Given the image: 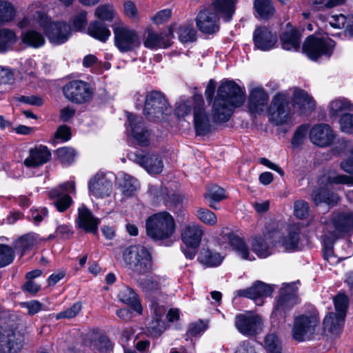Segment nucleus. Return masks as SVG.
<instances>
[{
  "label": "nucleus",
  "mask_w": 353,
  "mask_h": 353,
  "mask_svg": "<svg viewBox=\"0 0 353 353\" xmlns=\"http://www.w3.org/2000/svg\"><path fill=\"white\" fill-rule=\"evenodd\" d=\"M245 94L243 88L233 81H223L219 85L215 97L212 115L214 122H226L236 108L245 102Z\"/></svg>",
  "instance_id": "f257e3e1"
},
{
  "label": "nucleus",
  "mask_w": 353,
  "mask_h": 353,
  "mask_svg": "<svg viewBox=\"0 0 353 353\" xmlns=\"http://www.w3.org/2000/svg\"><path fill=\"white\" fill-rule=\"evenodd\" d=\"M30 14L21 20L19 28L39 26L50 42L56 45L64 43L71 36V28L65 22L53 21L51 18L41 11L33 12V6L30 8Z\"/></svg>",
  "instance_id": "f03ea898"
},
{
  "label": "nucleus",
  "mask_w": 353,
  "mask_h": 353,
  "mask_svg": "<svg viewBox=\"0 0 353 353\" xmlns=\"http://www.w3.org/2000/svg\"><path fill=\"white\" fill-rule=\"evenodd\" d=\"M238 0H212L209 7L201 10L196 17L199 30L206 34H213L219 30V15L230 21L234 13Z\"/></svg>",
  "instance_id": "7ed1b4c3"
},
{
  "label": "nucleus",
  "mask_w": 353,
  "mask_h": 353,
  "mask_svg": "<svg viewBox=\"0 0 353 353\" xmlns=\"http://www.w3.org/2000/svg\"><path fill=\"white\" fill-rule=\"evenodd\" d=\"M58 345L65 353H109L112 350L110 341L104 336L88 334L81 341H75L70 336L59 339Z\"/></svg>",
  "instance_id": "20e7f679"
},
{
  "label": "nucleus",
  "mask_w": 353,
  "mask_h": 353,
  "mask_svg": "<svg viewBox=\"0 0 353 353\" xmlns=\"http://www.w3.org/2000/svg\"><path fill=\"white\" fill-rule=\"evenodd\" d=\"M146 234L154 241L170 239L175 232L174 217L168 212L162 211L150 216L145 222Z\"/></svg>",
  "instance_id": "39448f33"
},
{
  "label": "nucleus",
  "mask_w": 353,
  "mask_h": 353,
  "mask_svg": "<svg viewBox=\"0 0 353 353\" xmlns=\"http://www.w3.org/2000/svg\"><path fill=\"white\" fill-rule=\"evenodd\" d=\"M265 237L272 240V244L276 247H281L287 252H294L298 249L301 240L300 227L296 224L290 225L283 233L281 225H272Z\"/></svg>",
  "instance_id": "423d86ee"
},
{
  "label": "nucleus",
  "mask_w": 353,
  "mask_h": 353,
  "mask_svg": "<svg viewBox=\"0 0 353 353\" xmlns=\"http://www.w3.org/2000/svg\"><path fill=\"white\" fill-rule=\"evenodd\" d=\"M320 319L316 311L299 315L294 318L292 337L297 342L312 340L317 333Z\"/></svg>",
  "instance_id": "0eeeda50"
},
{
  "label": "nucleus",
  "mask_w": 353,
  "mask_h": 353,
  "mask_svg": "<svg viewBox=\"0 0 353 353\" xmlns=\"http://www.w3.org/2000/svg\"><path fill=\"white\" fill-rule=\"evenodd\" d=\"M123 261L134 273L143 275L150 271L152 261L149 251L142 245H132L125 250Z\"/></svg>",
  "instance_id": "6e6552de"
},
{
  "label": "nucleus",
  "mask_w": 353,
  "mask_h": 353,
  "mask_svg": "<svg viewBox=\"0 0 353 353\" xmlns=\"http://www.w3.org/2000/svg\"><path fill=\"white\" fill-rule=\"evenodd\" d=\"M24 336L10 321H0V353H16L23 346Z\"/></svg>",
  "instance_id": "1a4fd4ad"
},
{
  "label": "nucleus",
  "mask_w": 353,
  "mask_h": 353,
  "mask_svg": "<svg viewBox=\"0 0 353 353\" xmlns=\"http://www.w3.org/2000/svg\"><path fill=\"white\" fill-rule=\"evenodd\" d=\"M270 121L279 125L292 121L296 113L290 106V96L285 92H279L274 96L269 107Z\"/></svg>",
  "instance_id": "9d476101"
},
{
  "label": "nucleus",
  "mask_w": 353,
  "mask_h": 353,
  "mask_svg": "<svg viewBox=\"0 0 353 353\" xmlns=\"http://www.w3.org/2000/svg\"><path fill=\"white\" fill-rule=\"evenodd\" d=\"M335 42L327 36H309L303 46V52L313 61L321 57L329 58L333 53Z\"/></svg>",
  "instance_id": "9b49d317"
},
{
  "label": "nucleus",
  "mask_w": 353,
  "mask_h": 353,
  "mask_svg": "<svg viewBox=\"0 0 353 353\" xmlns=\"http://www.w3.org/2000/svg\"><path fill=\"white\" fill-rule=\"evenodd\" d=\"M169 112L168 101L161 92L154 90L146 94L143 113L149 120L163 119Z\"/></svg>",
  "instance_id": "f8f14e48"
},
{
  "label": "nucleus",
  "mask_w": 353,
  "mask_h": 353,
  "mask_svg": "<svg viewBox=\"0 0 353 353\" xmlns=\"http://www.w3.org/2000/svg\"><path fill=\"white\" fill-rule=\"evenodd\" d=\"M114 43L119 51L125 52L132 51L141 45L137 32L123 26L120 21L113 26Z\"/></svg>",
  "instance_id": "ddd939ff"
},
{
  "label": "nucleus",
  "mask_w": 353,
  "mask_h": 353,
  "mask_svg": "<svg viewBox=\"0 0 353 353\" xmlns=\"http://www.w3.org/2000/svg\"><path fill=\"white\" fill-rule=\"evenodd\" d=\"M64 97L70 102L82 104L90 101L93 95V90L89 83L81 80L68 82L63 88Z\"/></svg>",
  "instance_id": "4468645a"
},
{
  "label": "nucleus",
  "mask_w": 353,
  "mask_h": 353,
  "mask_svg": "<svg viewBox=\"0 0 353 353\" xmlns=\"http://www.w3.org/2000/svg\"><path fill=\"white\" fill-rule=\"evenodd\" d=\"M296 292L297 287L295 283L283 284L277 303L272 312V316L278 319L285 317L286 313L299 302Z\"/></svg>",
  "instance_id": "2eb2a0df"
},
{
  "label": "nucleus",
  "mask_w": 353,
  "mask_h": 353,
  "mask_svg": "<svg viewBox=\"0 0 353 353\" xmlns=\"http://www.w3.org/2000/svg\"><path fill=\"white\" fill-rule=\"evenodd\" d=\"M325 224L326 232L331 234L333 239H338L344 233H353V212L334 213Z\"/></svg>",
  "instance_id": "dca6fc26"
},
{
  "label": "nucleus",
  "mask_w": 353,
  "mask_h": 353,
  "mask_svg": "<svg viewBox=\"0 0 353 353\" xmlns=\"http://www.w3.org/2000/svg\"><path fill=\"white\" fill-rule=\"evenodd\" d=\"M285 92L290 96L291 105L297 114H307L314 110L316 102L306 91L295 87Z\"/></svg>",
  "instance_id": "f3484780"
},
{
  "label": "nucleus",
  "mask_w": 353,
  "mask_h": 353,
  "mask_svg": "<svg viewBox=\"0 0 353 353\" xmlns=\"http://www.w3.org/2000/svg\"><path fill=\"white\" fill-rule=\"evenodd\" d=\"M269 94L261 85H252L249 87L248 109L253 114H262L268 109Z\"/></svg>",
  "instance_id": "a211bd4d"
},
{
  "label": "nucleus",
  "mask_w": 353,
  "mask_h": 353,
  "mask_svg": "<svg viewBox=\"0 0 353 353\" xmlns=\"http://www.w3.org/2000/svg\"><path fill=\"white\" fill-rule=\"evenodd\" d=\"M236 327L243 335L254 336L263 327V322L259 315L252 313L241 314L236 316Z\"/></svg>",
  "instance_id": "6ab92c4d"
},
{
  "label": "nucleus",
  "mask_w": 353,
  "mask_h": 353,
  "mask_svg": "<svg viewBox=\"0 0 353 353\" xmlns=\"http://www.w3.org/2000/svg\"><path fill=\"white\" fill-rule=\"evenodd\" d=\"M130 159L138 163L151 175L160 174L164 167L162 156L155 152L131 154Z\"/></svg>",
  "instance_id": "aec40b11"
},
{
  "label": "nucleus",
  "mask_w": 353,
  "mask_h": 353,
  "mask_svg": "<svg viewBox=\"0 0 353 353\" xmlns=\"http://www.w3.org/2000/svg\"><path fill=\"white\" fill-rule=\"evenodd\" d=\"M128 122L125 124L128 134L134 139L140 145L148 143L150 133L145 128L142 117L127 113Z\"/></svg>",
  "instance_id": "412c9836"
},
{
  "label": "nucleus",
  "mask_w": 353,
  "mask_h": 353,
  "mask_svg": "<svg viewBox=\"0 0 353 353\" xmlns=\"http://www.w3.org/2000/svg\"><path fill=\"white\" fill-rule=\"evenodd\" d=\"M59 189H53L49 192V197L59 212H64L72 203L71 197L64 192L74 193L75 184L74 182L65 183L60 185Z\"/></svg>",
  "instance_id": "4be33fe9"
},
{
  "label": "nucleus",
  "mask_w": 353,
  "mask_h": 353,
  "mask_svg": "<svg viewBox=\"0 0 353 353\" xmlns=\"http://www.w3.org/2000/svg\"><path fill=\"white\" fill-rule=\"evenodd\" d=\"M88 189L90 195L95 198L108 196L112 189L111 179L108 174L97 173L90 180Z\"/></svg>",
  "instance_id": "5701e85b"
},
{
  "label": "nucleus",
  "mask_w": 353,
  "mask_h": 353,
  "mask_svg": "<svg viewBox=\"0 0 353 353\" xmlns=\"http://www.w3.org/2000/svg\"><path fill=\"white\" fill-rule=\"evenodd\" d=\"M309 137L310 141L319 147L331 145L335 137L330 126L325 123L314 125L310 130Z\"/></svg>",
  "instance_id": "b1692460"
},
{
  "label": "nucleus",
  "mask_w": 353,
  "mask_h": 353,
  "mask_svg": "<svg viewBox=\"0 0 353 353\" xmlns=\"http://www.w3.org/2000/svg\"><path fill=\"white\" fill-rule=\"evenodd\" d=\"M221 236L223 240L228 242L239 257L243 260H254V257L250 253L248 246L241 237L228 230L226 232L223 231Z\"/></svg>",
  "instance_id": "393cba45"
},
{
  "label": "nucleus",
  "mask_w": 353,
  "mask_h": 353,
  "mask_svg": "<svg viewBox=\"0 0 353 353\" xmlns=\"http://www.w3.org/2000/svg\"><path fill=\"white\" fill-rule=\"evenodd\" d=\"M254 46L262 51H268L275 48L277 43V36L268 28H257L253 34Z\"/></svg>",
  "instance_id": "a878e982"
},
{
  "label": "nucleus",
  "mask_w": 353,
  "mask_h": 353,
  "mask_svg": "<svg viewBox=\"0 0 353 353\" xmlns=\"http://www.w3.org/2000/svg\"><path fill=\"white\" fill-rule=\"evenodd\" d=\"M272 292V288L261 281L255 282L250 288L246 290H241L237 292L240 296H244L253 299L258 305L263 303V298L270 296Z\"/></svg>",
  "instance_id": "bb28decb"
},
{
  "label": "nucleus",
  "mask_w": 353,
  "mask_h": 353,
  "mask_svg": "<svg viewBox=\"0 0 353 353\" xmlns=\"http://www.w3.org/2000/svg\"><path fill=\"white\" fill-rule=\"evenodd\" d=\"M203 234V226L196 223H190L181 231V239L189 248H197Z\"/></svg>",
  "instance_id": "cd10ccee"
},
{
  "label": "nucleus",
  "mask_w": 353,
  "mask_h": 353,
  "mask_svg": "<svg viewBox=\"0 0 353 353\" xmlns=\"http://www.w3.org/2000/svg\"><path fill=\"white\" fill-rule=\"evenodd\" d=\"M345 318L343 313L336 314L334 312L328 313L325 316L323 322V329L330 337L336 338L341 334L345 324Z\"/></svg>",
  "instance_id": "c85d7f7f"
},
{
  "label": "nucleus",
  "mask_w": 353,
  "mask_h": 353,
  "mask_svg": "<svg viewBox=\"0 0 353 353\" xmlns=\"http://www.w3.org/2000/svg\"><path fill=\"white\" fill-rule=\"evenodd\" d=\"M99 223L100 220L94 217L91 211L85 206L82 205L79 208L77 224L79 228L85 232L96 234L98 231Z\"/></svg>",
  "instance_id": "c756f323"
},
{
  "label": "nucleus",
  "mask_w": 353,
  "mask_h": 353,
  "mask_svg": "<svg viewBox=\"0 0 353 353\" xmlns=\"http://www.w3.org/2000/svg\"><path fill=\"white\" fill-rule=\"evenodd\" d=\"M145 33L143 46L148 49L166 48L171 46V41L168 36L158 33L150 27L146 28Z\"/></svg>",
  "instance_id": "7c9ffc66"
},
{
  "label": "nucleus",
  "mask_w": 353,
  "mask_h": 353,
  "mask_svg": "<svg viewBox=\"0 0 353 353\" xmlns=\"http://www.w3.org/2000/svg\"><path fill=\"white\" fill-rule=\"evenodd\" d=\"M116 184L124 198L134 196L139 187L138 181L132 176L124 172H119L117 174Z\"/></svg>",
  "instance_id": "2f4dec72"
},
{
  "label": "nucleus",
  "mask_w": 353,
  "mask_h": 353,
  "mask_svg": "<svg viewBox=\"0 0 353 353\" xmlns=\"http://www.w3.org/2000/svg\"><path fill=\"white\" fill-rule=\"evenodd\" d=\"M271 228V225L266 228V231L263 234V237L256 236L251 239L250 243L252 251L260 258H266L273 253L275 245H272V240L267 239L265 236L268 230Z\"/></svg>",
  "instance_id": "473e14b6"
},
{
  "label": "nucleus",
  "mask_w": 353,
  "mask_h": 353,
  "mask_svg": "<svg viewBox=\"0 0 353 353\" xmlns=\"http://www.w3.org/2000/svg\"><path fill=\"white\" fill-rule=\"evenodd\" d=\"M51 153L46 146L39 145L31 149L23 163L27 168H37L47 163Z\"/></svg>",
  "instance_id": "72a5a7b5"
},
{
  "label": "nucleus",
  "mask_w": 353,
  "mask_h": 353,
  "mask_svg": "<svg viewBox=\"0 0 353 353\" xmlns=\"http://www.w3.org/2000/svg\"><path fill=\"white\" fill-rule=\"evenodd\" d=\"M151 310L153 314V320L148 327L149 332L152 336H158L165 328V323L162 321V318L166 312V309L159 303L154 302L151 305Z\"/></svg>",
  "instance_id": "f704fd0d"
},
{
  "label": "nucleus",
  "mask_w": 353,
  "mask_h": 353,
  "mask_svg": "<svg viewBox=\"0 0 353 353\" xmlns=\"http://www.w3.org/2000/svg\"><path fill=\"white\" fill-rule=\"evenodd\" d=\"M194 121L196 134L204 135L211 130V121L203 106L198 105L194 110Z\"/></svg>",
  "instance_id": "c9c22d12"
},
{
  "label": "nucleus",
  "mask_w": 353,
  "mask_h": 353,
  "mask_svg": "<svg viewBox=\"0 0 353 353\" xmlns=\"http://www.w3.org/2000/svg\"><path fill=\"white\" fill-rule=\"evenodd\" d=\"M119 301L130 305L138 314L143 312L142 305L136 292L128 286H123L118 294Z\"/></svg>",
  "instance_id": "e433bc0d"
},
{
  "label": "nucleus",
  "mask_w": 353,
  "mask_h": 353,
  "mask_svg": "<svg viewBox=\"0 0 353 353\" xmlns=\"http://www.w3.org/2000/svg\"><path fill=\"white\" fill-rule=\"evenodd\" d=\"M38 28L40 27H23V28L30 29L21 34L22 42L26 45L34 48L43 46L46 42V39L43 34L37 30Z\"/></svg>",
  "instance_id": "4c0bfd02"
},
{
  "label": "nucleus",
  "mask_w": 353,
  "mask_h": 353,
  "mask_svg": "<svg viewBox=\"0 0 353 353\" xmlns=\"http://www.w3.org/2000/svg\"><path fill=\"white\" fill-rule=\"evenodd\" d=\"M327 21L331 27L344 29L345 32L353 36V15L335 14L328 17Z\"/></svg>",
  "instance_id": "58836bf2"
},
{
  "label": "nucleus",
  "mask_w": 353,
  "mask_h": 353,
  "mask_svg": "<svg viewBox=\"0 0 353 353\" xmlns=\"http://www.w3.org/2000/svg\"><path fill=\"white\" fill-rule=\"evenodd\" d=\"M301 37L296 29H289L281 36L282 48L286 50L297 51L300 48Z\"/></svg>",
  "instance_id": "ea45409f"
},
{
  "label": "nucleus",
  "mask_w": 353,
  "mask_h": 353,
  "mask_svg": "<svg viewBox=\"0 0 353 353\" xmlns=\"http://www.w3.org/2000/svg\"><path fill=\"white\" fill-rule=\"evenodd\" d=\"M88 34L103 43L105 42L111 35L110 30L107 26L99 21H92L89 24Z\"/></svg>",
  "instance_id": "a19ab883"
},
{
  "label": "nucleus",
  "mask_w": 353,
  "mask_h": 353,
  "mask_svg": "<svg viewBox=\"0 0 353 353\" xmlns=\"http://www.w3.org/2000/svg\"><path fill=\"white\" fill-rule=\"evenodd\" d=\"M312 199L316 205L321 203L329 205H335L339 201V197L336 194L330 192L327 188L314 190L312 194Z\"/></svg>",
  "instance_id": "79ce46f5"
},
{
  "label": "nucleus",
  "mask_w": 353,
  "mask_h": 353,
  "mask_svg": "<svg viewBox=\"0 0 353 353\" xmlns=\"http://www.w3.org/2000/svg\"><path fill=\"white\" fill-rule=\"evenodd\" d=\"M224 259L220 253L209 250L203 249L201 251L199 256L200 263L206 265L208 267H216L219 265Z\"/></svg>",
  "instance_id": "37998d69"
},
{
  "label": "nucleus",
  "mask_w": 353,
  "mask_h": 353,
  "mask_svg": "<svg viewBox=\"0 0 353 353\" xmlns=\"http://www.w3.org/2000/svg\"><path fill=\"white\" fill-rule=\"evenodd\" d=\"M138 285L146 294L152 293L160 288V278L157 275H148L137 281Z\"/></svg>",
  "instance_id": "c03bdc74"
},
{
  "label": "nucleus",
  "mask_w": 353,
  "mask_h": 353,
  "mask_svg": "<svg viewBox=\"0 0 353 353\" xmlns=\"http://www.w3.org/2000/svg\"><path fill=\"white\" fill-rule=\"evenodd\" d=\"M254 8L261 19H268L274 13V8L270 0H254Z\"/></svg>",
  "instance_id": "a18cd8bd"
},
{
  "label": "nucleus",
  "mask_w": 353,
  "mask_h": 353,
  "mask_svg": "<svg viewBox=\"0 0 353 353\" xmlns=\"http://www.w3.org/2000/svg\"><path fill=\"white\" fill-rule=\"evenodd\" d=\"M226 197L225 190L216 185H211L208 186L207 192L205 194V199L209 202L210 207L216 209L213 205L215 202H219Z\"/></svg>",
  "instance_id": "49530a36"
},
{
  "label": "nucleus",
  "mask_w": 353,
  "mask_h": 353,
  "mask_svg": "<svg viewBox=\"0 0 353 353\" xmlns=\"http://www.w3.org/2000/svg\"><path fill=\"white\" fill-rule=\"evenodd\" d=\"M352 104L345 98H336L332 100L329 105V111L331 116H338L339 114L345 110H351Z\"/></svg>",
  "instance_id": "de8ad7c7"
},
{
  "label": "nucleus",
  "mask_w": 353,
  "mask_h": 353,
  "mask_svg": "<svg viewBox=\"0 0 353 353\" xmlns=\"http://www.w3.org/2000/svg\"><path fill=\"white\" fill-rule=\"evenodd\" d=\"M194 215L201 222L206 225L214 226L217 223L216 214L207 208H197Z\"/></svg>",
  "instance_id": "09e8293b"
},
{
  "label": "nucleus",
  "mask_w": 353,
  "mask_h": 353,
  "mask_svg": "<svg viewBox=\"0 0 353 353\" xmlns=\"http://www.w3.org/2000/svg\"><path fill=\"white\" fill-rule=\"evenodd\" d=\"M15 17V9L12 4L6 1H0V26L10 22Z\"/></svg>",
  "instance_id": "8fccbe9b"
},
{
  "label": "nucleus",
  "mask_w": 353,
  "mask_h": 353,
  "mask_svg": "<svg viewBox=\"0 0 353 353\" xmlns=\"http://www.w3.org/2000/svg\"><path fill=\"white\" fill-rule=\"evenodd\" d=\"M17 39L15 32L11 30H0V52L7 50Z\"/></svg>",
  "instance_id": "3c124183"
},
{
  "label": "nucleus",
  "mask_w": 353,
  "mask_h": 353,
  "mask_svg": "<svg viewBox=\"0 0 353 353\" xmlns=\"http://www.w3.org/2000/svg\"><path fill=\"white\" fill-rule=\"evenodd\" d=\"M35 243V239L33 235H26L19 239L14 244V250L17 253H19L21 256H23L26 252L32 249Z\"/></svg>",
  "instance_id": "603ef678"
},
{
  "label": "nucleus",
  "mask_w": 353,
  "mask_h": 353,
  "mask_svg": "<svg viewBox=\"0 0 353 353\" xmlns=\"http://www.w3.org/2000/svg\"><path fill=\"white\" fill-rule=\"evenodd\" d=\"M179 39L183 43L193 41L196 39V30L192 23L181 25L178 28Z\"/></svg>",
  "instance_id": "864d4df0"
},
{
  "label": "nucleus",
  "mask_w": 353,
  "mask_h": 353,
  "mask_svg": "<svg viewBox=\"0 0 353 353\" xmlns=\"http://www.w3.org/2000/svg\"><path fill=\"white\" fill-rule=\"evenodd\" d=\"M336 239H333L331 234L325 232L323 243V256L330 263L333 264L337 262V259L333 254L332 243Z\"/></svg>",
  "instance_id": "5fc2aeb1"
},
{
  "label": "nucleus",
  "mask_w": 353,
  "mask_h": 353,
  "mask_svg": "<svg viewBox=\"0 0 353 353\" xmlns=\"http://www.w3.org/2000/svg\"><path fill=\"white\" fill-rule=\"evenodd\" d=\"M264 345L268 353H282L281 341L274 334H270L266 336Z\"/></svg>",
  "instance_id": "6e6d98bb"
},
{
  "label": "nucleus",
  "mask_w": 353,
  "mask_h": 353,
  "mask_svg": "<svg viewBox=\"0 0 353 353\" xmlns=\"http://www.w3.org/2000/svg\"><path fill=\"white\" fill-rule=\"evenodd\" d=\"M95 16L101 21L111 22L116 19L117 14L112 6L103 5L96 9Z\"/></svg>",
  "instance_id": "4d7b16f0"
},
{
  "label": "nucleus",
  "mask_w": 353,
  "mask_h": 353,
  "mask_svg": "<svg viewBox=\"0 0 353 353\" xmlns=\"http://www.w3.org/2000/svg\"><path fill=\"white\" fill-rule=\"evenodd\" d=\"M321 181L323 182L326 181V185H329L333 183L335 184H353V180L352 178L343 175L336 174L334 172H329L327 176L325 175L322 178Z\"/></svg>",
  "instance_id": "13d9d810"
},
{
  "label": "nucleus",
  "mask_w": 353,
  "mask_h": 353,
  "mask_svg": "<svg viewBox=\"0 0 353 353\" xmlns=\"http://www.w3.org/2000/svg\"><path fill=\"white\" fill-rule=\"evenodd\" d=\"M193 101L192 99H180L176 103L174 113L178 118H184L190 115Z\"/></svg>",
  "instance_id": "bf43d9fd"
},
{
  "label": "nucleus",
  "mask_w": 353,
  "mask_h": 353,
  "mask_svg": "<svg viewBox=\"0 0 353 353\" xmlns=\"http://www.w3.org/2000/svg\"><path fill=\"white\" fill-rule=\"evenodd\" d=\"M58 159L64 164H70L74 161L76 152L72 148L63 147L56 150Z\"/></svg>",
  "instance_id": "052dcab7"
},
{
  "label": "nucleus",
  "mask_w": 353,
  "mask_h": 353,
  "mask_svg": "<svg viewBox=\"0 0 353 353\" xmlns=\"http://www.w3.org/2000/svg\"><path fill=\"white\" fill-rule=\"evenodd\" d=\"M14 259V252L8 245L0 244V268L10 264Z\"/></svg>",
  "instance_id": "680f3d73"
},
{
  "label": "nucleus",
  "mask_w": 353,
  "mask_h": 353,
  "mask_svg": "<svg viewBox=\"0 0 353 353\" xmlns=\"http://www.w3.org/2000/svg\"><path fill=\"white\" fill-rule=\"evenodd\" d=\"M86 12L82 11L77 14L71 20V33L73 31H82L87 23Z\"/></svg>",
  "instance_id": "e2e57ef3"
},
{
  "label": "nucleus",
  "mask_w": 353,
  "mask_h": 353,
  "mask_svg": "<svg viewBox=\"0 0 353 353\" xmlns=\"http://www.w3.org/2000/svg\"><path fill=\"white\" fill-rule=\"evenodd\" d=\"M334 304L335 307V313L341 314L343 313L344 317L346 316V311L348 306V299L346 295L342 293H339L334 298Z\"/></svg>",
  "instance_id": "0e129e2a"
},
{
  "label": "nucleus",
  "mask_w": 353,
  "mask_h": 353,
  "mask_svg": "<svg viewBox=\"0 0 353 353\" xmlns=\"http://www.w3.org/2000/svg\"><path fill=\"white\" fill-rule=\"evenodd\" d=\"M82 305L80 302L74 303L70 307L64 311L60 312L55 315V319L59 320L61 319H72L75 317L81 310Z\"/></svg>",
  "instance_id": "69168bd1"
},
{
  "label": "nucleus",
  "mask_w": 353,
  "mask_h": 353,
  "mask_svg": "<svg viewBox=\"0 0 353 353\" xmlns=\"http://www.w3.org/2000/svg\"><path fill=\"white\" fill-rule=\"evenodd\" d=\"M172 11L170 8H166L157 12L151 17L152 22L155 25H161L168 22L171 18Z\"/></svg>",
  "instance_id": "338daca9"
},
{
  "label": "nucleus",
  "mask_w": 353,
  "mask_h": 353,
  "mask_svg": "<svg viewBox=\"0 0 353 353\" xmlns=\"http://www.w3.org/2000/svg\"><path fill=\"white\" fill-rule=\"evenodd\" d=\"M340 127L343 132L353 133V114H343L339 120Z\"/></svg>",
  "instance_id": "774afa93"
}]
</instances>
